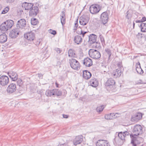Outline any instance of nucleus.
Here are the masks:
<instances>
[{"label": "nucleus", "mask_w": 146, "mask_h": 146, "mask_svg": "<svg viewBox=\"0 0 146 146\" xmlns=\"http://www.w3.org/2000/svg\"><path fill=\"white\" fill-rule=\"evenodd\" d=\"M121 74V71L120 69H117L114 70L111 74L112 76L114 78L120 77Z\"/></svg>", "instance_id": "6ab92c4d"}, {"label": "nucleus", "mask_w": 146, "mask_h": 146, "mask_svg": "<svg viewBox=\"0 0 146 146\" xmlns=\"http://www.w3.org/2000/svg\"><path fill=\"white\" fill-rule=\"evenodd\" d=\"M8 74L12 80L15 81L17 80L18 75L16 73L13 72H12L8 73Z\"/></svg>", "instance_id": "b1692460"}, {"label": "nucleus", "mask_w": 146, "mask_h": 146, "mask_svg": "<svg viewBox=\"0 0 146 146\" xmlns=\"http://www.w3.org/2000/svg\"><path fill=\"white\" fill-rule=\"evenodd\" d=\"M104 55L108 58V61L111 60L112 53L111 50L108 48H106L104 50Z\"/></svg>", "instance_id": "4be33fe9"}, {"label": "nucleus", "mask_w": 146, "mask_h": 146, "mask_svg": "<svg viewBox=\"0 0 146 146\" xmlns=\"http://www.w3.org/2000/svg\"><path fill=\"white\" fill-rule=\"evenodd\" d=\"M34 6L33 3L27 2L24 3L22 5V7L25 10H30Z\"/></svg>", "instance_id": "412c9836"}, {"label": "nucleus", "mask_w": 146, "mask_h": 146, "mask_svg": "<svg viewBox=\"0 0 146 146\" xmlns=\"http://www.w3.org/2000/svg\"><path fill=\"white\" fill-rule=\"evenodd\" d=\"M129 133L127 131L123 132H120L118 133V136L121 140H125V138L126 135H128Z\"/></svg>", "instance_id": "393cba45"}, {"label": "nucleus", "mask_w": 146, "mask_h": 146, "mask_svg": "<svg viewBox=\"0 0 146 146\" xmlns=\"http://www.w3.org/2000/svg\"><path fill=\"white\" fill-rule=\"evenodd\" d=\"M100 19L102 23L104 25L106 24L108 22V13L106 12L103 13L101 15Z\"/></svg>", "instance_id": "6e6552de"}, {"label": "nucleus", "mask_w": 146, "mask_h": 146, "mask_svg": "<svg viewBox=\"0 0 146 146\" xmlns=\"http://www.w3.org/2000/svg\"><path fill=\"white\" fill-rule=\"evenodd\" d=\"M127 15L126 16V18L129 19L131 17L132 15L131 14L129 13V11H127L126 13Z\"/></svg>", "instance_id": "c03bdc74"}, {"label": "nucleus", "mask_w": 146, "mask_h": 146, "mask_svg": "<svg viewBox=\"0 0 146 146\" xmlns=\"http://www.w3.org/2000/svg\"><path fill=\"white\" fill-rule=\"evenodd\" d=\"M87 33V31H82V30L78 29L76 32V33L79 35H82L83 37L85 34Z\"/></svg>", "instance_id": "c9c22d12"}, {"label": "nucleus", "mask_w": 146, "mask_h": 146, "mask_svg": "<svg viewBox=\"0 0 146 146\" xmlns=\"http://www.w3.org/2000/svg\"><path fill=\"white\" fill-rule=\"evenodd\" d=\"M38 13V8L36 6H33L30 10L29 15L30 16L35 17L36 15Z\"/></svg>", "instance_id": "9d476101"}, {"label": "nucleus", "mask_w": 146, "mask_h": 146, "mask_svg": "<svg viewBox=\"0 0 146 146\" xmlns=\"http://www.w3.org/2000/svg\"><path fill=\"white\" fill-rule=\"evenodd\" d=\"M7 39V36L5 33H3L0 35V42L4 43L5 42Z\"/></svg>", "instance_id": "cd10ccee"}, {"label": "nucleus", "mask_w": 146, "mask_h": 146, "mask_svg": "<svg viewBox=\"0 0 146 146\" xmlns=\"http://www.w3.org/2000/svg\"><path fill=\"white\" fill-rule=\"evenodd\" d=\"M26 25V22L25 20L24 19H21L17 22L16 27L23 32L25 30Z\"/></svg>", "instance_id": "f257e3e1"}, {"label": "nucleus", "mask_w": 146, "mask_h": 146, "mask_svg": "<svg viewBox=\"0 0 146 146\" xmlns=\"http://www.w3.org/2000/svg\"><path fill=\"white\" fill-rule=\"evenodd\" d=\"M49 33L54 35H55L57 34L56 31L50 29L49 30Z\"/></svg>", "instance_id": "de8ad7c7"}, {"label": "nucleus", "mask_w": 146, "mask_h": 146, "mask_svg": "<svg viewBox=\"0 0 146 146\" xmlns=\"http://www.w3.org/2000/svg\"><path fill=\"white\" fill-rule=\"evenodd\" d=\"M15 0H7L8 3H12L14 2Z\"/></svg>", "instance_id": "bf43d9fd"}, {"label": "nucleus", "mask_w": 146, "mask_h": 146, "mask_svg": "<svg viewBox=\"0 0 146 146\" xmlns=\"http://www.w3.org/2000/svg\"><path fill=\"white\" fill-rule=\"evenodd\" d=\"M89 15H83L80 17L79 22L80 24L82 25H86L90 20Z\"/></svg>", "instance_id": "423d86ee"}, {"label": "nucleus", "mask_w": 146, "mask_h": 146, "mask_svg": "<svg viewBox=\"0 0 146 146\" xmlns=\"http://www.w3.org/2000/svg\"><path fill=\"white\" fill-rule=\"evenodd\" d=\"M115 81L112 78H110L108 79L107 82L105 83V86L106 88L108 87H111L115 84Z\"/></svg>", "instance_id": "f3484780"}, {"label": "nucleus", "mask_w": 146, "mask_h": 146, "mask_svg": "<svg viewBox=\"0 0 146 146\" xmlns=\"http://www.w3.org/2000/svg\"><path fill=\"white\" fill-rule=\"evenodd\" d=\"M78 28V29H80V30H82L83 31H88L87 27L86 26V25H83V26H82L81 27L80 26H79Z\"/></svg>", "instance_id": "37998d69"}, {"label": "nucleus", "mask_w": 146, "mask_h": 146, "mask_svg": "<svg viewBox=\"0 0 146 146\" xmlns=\"http://www.w3.org/2000/svg\"><path fill=\"white\" fill-rule=\"evenodd\" d=\"M92 44H93V46L96 48H100L101 47L100 43L99 42H96L95 43H93Z\"/></svg>", "instance_id": "a19ab883"}, {"label": "nucleus", "mask_w": 146, "mask_h": 146, "mask_svg": "<svg viewBox=\"0 0 146 146\" xmlns=\"http://www.w3.org/2000/svg\"><path fill=\"white\" fill-rule=\"evenodd\" d=\"M100 10V6L97 4L92 5L90 7V13L93 14H96Z\"/></svg>", "instance_id": "39448f33"}, {"label": "nucleus", "mask_w": 146, "mask_h": 146, "mask_svg": "<svg viewBox=\"0 0 146 146\" xmlns=\"http://www.w3.org/2000/svg\"><path fill=\"white\" fill-rule=\"evenodd\" d=\"M37 20L36 18H32L31 19V23L32 25H35L38 23Z\"/></svg>", "instance_id": "4c0bfd02"}, {"label": "nucleus", "mask_w": 146, "mask_h": 146, "mask_svg": "<svg viewBox=\"0 0 146 146\" xmlns=\"http://www.w3.org/2000/svg\"><path fill=\"white\" fill-rule=\"evenodd\" d=\"M69 61L70 66L72 68L76 70L80 69V65L77 60L71 58L70 59Z\"/></svg>", "instance_id": "20e7f679"}, {"label": "nucleus", "mask_w": 146, "mask_h": 146, "mask_svg": "<svg viewBox=\"0 0 146 146\" xmlns=\"http://www.w3.org/2000/svg\"><path fill=\"white\" fill-rule=\"evenodd\" d=\"M68 56L70 57H75L76 54L75 51L71 49H70L68 51Z\"/></svg>", "instance_id": "473e14b6"}, {"label": "nucleus", "mask_w": 146, "mask_h": 146, "mask_svg": "<svg viewBox=\"0 0 146 146\" xmlns=\"http://www.w3.org/2000/svg\"><path fill=\"white\" fill-rule=\"evenodd\" d=\"M9 82L8 77L5 75L1 76L0 78V84L2 86L7 85Z\"/></svg>", "instance_id": "9b49d317"}, {"label": "nucleus", "mask_w": 146, "mask_h": 146, "mask_svg": "<svg viewBox=\"0 0 146 146\" xmlns=\"http://www.w3.org/2000/svg\"><path fill=\"white\" fill-rule=\"evenodd\" d=\"M61 64V63L59 61H57V65L58 66V65H60Z\"/></svg>", "instance_id": "e2e57ef3"}, {"label": "nucleus", "mask_w": 146, "mask_h": 146, "mask_svg": "<svg viewBox=\"0 0 146 146\" xmlns=\"http://www.w3.org/2000/svg\"><path fill=\"white\" fill-rule=\"evenodd\" d=\"M142 117V115L141 113H137L135 115L132 116L131 119V121L136 122L140 120Z\"/></svg>", "instance_id": "f8f14e48"}, {"label": "nucleus", "mask_w": 146, "mask_h": 146, "mask_svg": "<svg viewBox=\"0 0 146 146\" xmlns=\"http://www.w3.org/2000/svg\"><path fill=\"white\" fill-rule=\"evenodd\" d=\"M90 85L94 87H96L98 86V82L97 80L94 78L91 79L89 82Z\"/></svg>", "instance_id": "bb28decb"}, {"label": "nucleus", "mask_w": 146, "mask_h": 146, "mask_svg": "<svg viewBox=\"0 0 146 146\" xmlns=\"http://www.w3.org/2000/svg\"><path fill=\"white\" fill-rule=\"evenodd\" d=\"M83 64L86 67H90L92 65V61L90 58L87 57L84 59Z\"/></svg>", "instance_id": "aec40b11"}, {"label": "nucleus", "mask_w": 146, "mask_h": 146, "mask_svg": "<svg viewBox=\"0 0 146 146\" xmlns=\"http://www.w3.org/2000/svg\"><path fill=\"white\" fill-rule=\"evenodd\" d=\"M104 107L105 106L103 105L99 106L97 108L96 110L97 112L100 113L102 111Z\"/></svg>", "instance_id": "e433bc0d"}, {"label": "nucleus", "mask_w": 146, "mask_h": 146, "mask_svg": "<svg viewBox=\"0 0 146 146\" xmlns=\"http://www.w3.org/2000/svg\"><path fill=\"white\" fill-rule=\"evenodd\" d=\"M115 115L114 113H110L109 114H106L104 116V118L106 119H113V116Z\"/></svg>", "instance_id": "7c9ffc66"}, {"label": "nucleus", "mask_w": 146, "mask_h": 146, "mask_svg": "<svg viewBox=\"0 0 146 146\" xmlns=\"http://www.w3.org/2000/svg\"><path fill=\"white\" fill-rule=\"evenodd\" d=\"M53 95L61 96L62 94L61 91L58 89L53 90Z\"/></svg>", "instance_id": "f704fd0d"}, {"label": "nucleus", "mask_w": 146, "mask_h": 146, "mask_svg": "<svg viewBox=\"0 0 146 146\" xmlns=\"http://www.w3.org/2000/svg\"><path fill=\"white\" fill-rule=\"evenodd\" d=\"M64 92V94H67V92L65 90H63Z\"/></svg>", "instance_id": "774afa93"}, {"label": "nucleus", "mask_w": 146, "mask_h": 146, "mask_svg": "<svg viewBox=\"0 0 146 146\" xmlns=\"http://www.w3.org/2000/svg\"><path fill=\"white\" fill-rule=\"evenodd\" d=\"M92 76V74L87 70L83 71V77L86 80H88Z\"/></svg>", "instance_id": "5701e85b"}, {"label": "nucleus", "mask_w": 146, "mask_h": 146, "mask_svg": "<svg viewBox=\"0 0 146 146\" xmlns=\"http://www.w3.org/2000/svg\"><path fill=\"white\" fill-rule=\"evenodd\" d=\"M74 41L77 44H79L82 42V38L80 35H76L74 37Z\"/></svg>", "instance_id": "a878e982"}, {"label": "nucleus", "mask_w": 146, "mask_h": 146, "mask_svg": "<svg viewBox=\"0 0 146 146\" xmlns=\"http://www.w3.org/2000/svg\"><path fill=\"white\" fill-rule=\"evenodd\" d=\"M8 29H11L14 25V21L11 20H8L5 22Z\"/></svg>", "instance_id": "c756f323"}, {"label": "nucleus", "mask_w": 146, "mask_h": 146, "mask_svg": "<svg viewBox=\"0 0 146 146\" xmlns=\"http://www.w3.org/2000/svg\"><path fill=\"white\" fill-rule=\"evenodd\" d=\"M24 37L29 40L33 41L35 38V34L32 32H28L24 34Z\"/></svg>", "instance_id": "4468645a"}, {"label": "nucleus", "mask_w": 146, "mask_h": 146, "mask_svg": "<svg viewBox=\"0 0 146 146\" xmlns=\"http://www.w3.org/2000/svg\"><path fill=\"white\" fill-rule=\"evenodd\" d=\"M136 70L138 73L142 74L143 73V71L141 69L140 63L139 62L136 64Z\"/></svg>", "instance_id": "c85d7f7f"}, {"label": "nucleus", "mask_w": 146, "mask_h": 146, "mask_svg": "<svg viewBox=\"0 0 146 146\" xmlns=\"http://www.w3.org/2000/svg\"><path fill=\"white\" fill-rule=\"evenodd\" d=\"M55 50L57 52L58 54L60 53L62 51V50H61L60 48H55Z\"/></svg>", "instance_id": "603ef678"}, {"label": "nucleus", "mask_w": 146, "mask_h": 146, "mask_svg": "<svg viewBox=\"0 0 146 146\" xmlns=\"http://www.w3.org/2000/svg\"><path fill=\"white\" fill-rule=\"evenodd\" d=\"M89 54L91 57L95 59H98L101 57L100 52L96 50H90L89 51Z\"/></svg>", "instance_id": "7ed1b4c3"}, {"label": "nucleus", "mask_w": 146, "mask_h": 146, "mask_svg": "<svg viewBox=\"0 0 146 146\" xmlns=\"http://www.w3.org/2000/svg\"><path fill=\"white\" fill-rule=\"evenodd\" d=\"M96 146H110L109 142L104 140H99L96 143Z\"/></svg>", "instance_id": "ddd939ff"}, {"label": "nucleus", "mask_w": 146, "mask_h": 146, "mask_svg": "<svg viewBox=\"0 0 146 146\" xmlns=\"http://www.w3.org/2000/svg\"><path fill=\"white\" fill-rule=\"evenodd\" d=\"M55 84H56V87L57 88L58 87V86H59L58 84V83H57V82H56Z\"/></svg>", "instance_id": "338daca9"}, {"label": "nucleus", "mask_w": 146, "mask_h": 146, "mask_svg": "<svg viewBox=\"0 0 146 146\" xmlns=\"http://www.w3.org/2000/svg\"><path fill=\"white\" fill-rule=\"evenodd\" d=\"M144 36V35L142 33H138L137 35L136 36L137 38L139 39H141Z\"/></svg>", "instance_id": "a18cd8bd"}, {"label": "nucleus", "mask_w": 146, "mask_h": 146, "mask_svg": "<svg viewBox=\"0 0 146 146\" xmlns=\"http://www.w3.org/2000/svg\"><path fill=\"white\" fill-rule=\"evenodd\" d=\"M6 24L5 22L0 25V30L2 31H7L8 30Z\"/></svg>", "instance_id": "2f4dec72"}, {"label": "nucleus", "mask_w": 146, "mask_h": 146, "mask_svg": "<svg viewBox=\"0 0 146 146\" xmlns=\"http://www.w3.org/2000/svg\"><path fill=\"white\" fill-rule=\"evenodd\" d=\"M133 133L130 135H133V136H137L143 133L142 127L139 125H137L135 126L133 130Z\"/></svg>", "instance_id": "f03ea898"}, {"label": "nucleus", "mask_w": 146, "mask_h": 146, "mask_svg": "<svg viewBox=\"0 0 146 146\" xmlns=\"http://www.w3.org/2000/svg\"><path fill=\"white\" fill-rule=\"evenodd\" d=\"M63 117L65 118H67L68 117V115H67L63 114Z\"/></svg>", "instance_id": "13d9d810"}, {"label": "nucleus", "mask_w": 146, "mask_h": 146, "mask_svg": "<svg viewBox=\"0 0 146 146\" xmlns=\"http://www.w3.org/2000/svg\"><path fill=\"white\" fill-rule=\"evenodd\" d=\"M141 21L142 23H143L144 22L146 21V17H143L142 19H141Z\"/></svg>", "instance_id": "6e6d98bb"}, {"label": "nucleus", "mask_w": 146, "mask_h": 146, "mask_svg": "<svg viewBox=\"0 0 146 146\" xmlns=\"http://www.w3.org/2000/svg\"><path fill=\"white\" fill-rule=\"evenodd\" d=\"M139 27H140L142 32H146V23H142Z\"/></svg>", "instance_id": "72a5a7b5"}, {"label": "nucleus", "mask_w": 146, "mask_h": 146, "mask_svg": "<svg viewBox=\"0 0 146 146\" xmlns=\"http://www.w3.org/2000/svg\"><path fill=\"white\" fill-rule=\"evenodd\" d=\"M38 77H42V75L41 74H38Z\"/></svg>", "instance_id": "0e129e2a"}, {"label": "nucleus", "mask_w": 146, "mask_h": 146, "mask_svg": "<svg viewBox=\"0 0 146 146\" xmlns=\"http://www.w3.org/2000/svg\"><path fill=\"white\" fill-rule=\"evenodd\" d=\"M78 26V19H77L75 21L74 24V27L73 30L74 32L76 31Z\"/></svg>", "instance_id": "79ce46f5"}, {"label": "nucleus", "mask_w": 146, "mask_h": 146, "mask_svg": "<svg viewBox=\"0 0 146 146\" xmlns=\"http://www.w3.org/2000/svg\"><path fill=\"white\" fill-rule=\"evenodd\" d=\"M135 22L136 23H142L141 20H137L135 21Z\"/></svg>", "instance_id": "680f3d73"}, {"label": "nucleus", "mask_w": 146, "mask_h": 146, "mask_svg": "<svg viewBox=\"0 0 146 146\" xmlns=\"http://www.w3.org/2000/svg\"><path fill=\"white\" fill-rule=\"evenodd\" d=\"M22 32L17 29V28L12 30L10 33L9 36L12 38H16L20 33Z\"/></svg>", "instance_id": "0eeeda50"}, {"label": "nucleus", "mask_w": 146, "mask_h": 146, "mask_svg": "<svg viewBox=\"0 0 146 146\" xmlns=\"http://www.w3.org/2000/svg\"><path fill=\"white\" fill-rule=\"evenodd\" d=\"M17 85L21 86L23 84V82L22 80L20 79H18L17 82Z\"/></svg>", "instance_id": "49530a36"}, {"label": "nucleus", "mask_w": 146, "mask_h": 146, "mask_svg": "<svg viewBox=\"0 0 146 146\" xmlns=\"http://www.w3.org/2000/svg\"><path fill=\"white\" fill-rule=\"evenodd\" d=\"M66 145L65 143H64L62 144H59L58 145V146H65Z\"/></svg>", "instance_id": "052dcab7"}, {"label": "nucleus", "mask_w": 146, "mask_h": 146, "mask_svg": "<svg viewBox=\"0 0 146 146\" xmlns=\"http://www.w3.org/2000/svg\"><path fill=\"white\" fill-rule=\"evenodd\" d=\"M53 90H48L46 91L45 94L47 96H51L52 95H53Z\"/></svg>", "instance_id": "58836bf2"}, {"label": "nucleus", "mask_w": 146, "mask_h": 146, "mask_svg": "<svg viewBox=\"0 0 146 146\" xmlns=\"http://www.w3.org/2000/svg\"><path fill=\"white\" fill-rule=\"evenodd\" d=\"M117 65L118 66V67L119 68H121V67H122V63L121 62H119L117 64Z\"/></svg>", "instance_id": "864d4df0"}, {"label": "nucleus", "mask_w": 146, "mask_h": 146, "mask_svg": "<svg viewBox=\"0 0 146 146\" xmlns=\"http://www.w3.org/2000/svg\"><path fill=\"white\" fill-rule=\"evenodd\" d=\"M9 8L8 7H6L2 11H1L0 14H5L8 12L9 10Z\"/></svg>", "instance_id": "ea45409f"}, {"label": "nucleus", "mask_w": 146, "mask_h": 146, "mask_svg": "<svg viewBox=\"0 0 146 146\" xmlns=\"http://www.w3.org/2000/svg\"><path fill=\"white\" fill-rule=\"evenodd\" d=\"M83 141V136L82 135L77 136L73 140L74 145H77L81 143Z\"/></svg>", "instance_id": "2eb2a0df"}, {"label": "nucleus", "mask_w": 146, "mask_h": 146, "mask_svg": "<svg viewBox=\"0 0 146 146\" xmlns=\"http://www.w3.org/2000/svg\"><path fill=\"white\" fill-rule=\"evenodd\" d=\"M2 9V6L0 4V13H1V10Z\"/></svg>", "instance_id": "69168bd1"}, {"label": "nucleus", "mask_w": 146, "mask_h": 146, "mask_svg": "<svg viewBox=\"0 0 146 146\" xmlns=\"http://www.w3.org/2000/svg\"><path fill=\"white\" fill-rule=\"evenodd\" d=\"M61 22L62 26H63L66 23V17L62 19H60Z\"/></svg>", "instance_id": "09e8293b"}, {"label": "nucleus", "mask_w": 146, "mask_h": 146, "mask_svg": "<svg viewBox=\"0 0 146 146\" xmlns=\"http://www.w3.org/2000/svg\"><path fill=\"white\" fill-rule=\"evenodd\" d=\"M40 43V41L39 40L37 41L35 43V44L37 46H38L39 45Z\"/></svg>", "instance_id": "4d7b16f0"}, {"label": "nucleus", "mask_w": 146, "mask_h": 146, "mask_svg": "<svg viewBox=\"0 0 146 146\" xmlns=\"http://www.w3.org/2000/svg\"><path fill=\"white\" fill-rule=\"evenodd\" d=\"M99 37L100 38V39L101 42L102 43H104L105 40H104V38L102 35H100Z\"/></svg>", "instance_id": "8fccbe9b"}, {"label": "nucleus", "mask_w": 146, "mask_h": 146, "mask_svg": "<svg viewBox=\"0 0 146 146\" xmlns=\"http://www.w3.org/2000/svg\"><path fill=\"white\" fill-rule=\"evenodd\" d=\"M131 139V143L133 146H139L137 145L139 144L140 142L139 141V138L137 136H133V135H130Z\"/></svg>", "instance_id": "1a4fd4ad"}, {"label": "nucleus", "mask_w": 146, "mask_h": 146, "mask_svg": "<svg viewBox=\"0 0 146 146\" xmlns=\"http://www.w3.org/2000/svg\"><path fill=\"white\" fill-rule=\"evenodd\" d=\"M60 19H62L66 17V14L65 11H62V14L60 15Z\"/></svg>", "instance_id": "3c124183"}, {"label": "nucleus", "mask_w": 146, "mask_h": 146, "mask_svg": "<svg viewBox=\"0 0 146 146\" xmlns=\"http://www.w3.org/2000/svg\"><path fill=\"white\" fill-rule=\"evenodd\" d=\"M97 37V36L94 34H90L89 36V42L90 44L95 43L96 41Z\"/></svg>", "instance_id": "a211bd4d"}, {"label": "nucleus", "mask_w": 146, "mask_h": 146, "mask_svg": "<svg viewBox=\"0 0 146 146\" xmlns=\"http://www.w3.org/2000/svg\"><path fill=\"white\" fill-rule=\"evenodd\" d=\"M136 83L137 84H143L142 81L141 80H140L138 81H137V82Z\"/></svg>", "instance_id": "5fc2aeb1"}, {"label": "nucleus", "mask_w": 146, "mask_h": 146, "mask_svg": "<svg viewBox=\"0 0 146 146\" xmlns=\"http://www.w3.org/2000/svg\"><path fill=\"white\" fill-rule=\"evenodd\" d=\"M16 89V87L15 84L12 83L10 84L7 89V91L10 94L12 93L15 92Z\"/></svg>", "instance_id": "dca6fc26"}]
</instances>
